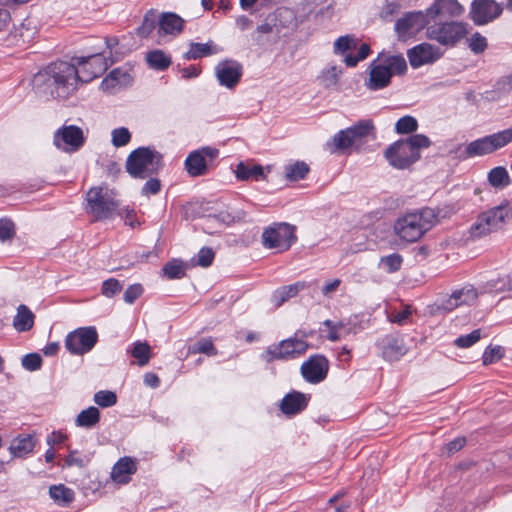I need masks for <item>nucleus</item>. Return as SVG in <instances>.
Listing matches in <instances>:
<instances>
[{
	"label": "nucleus",
	"instance_id": "c9c22d12",
	"mask_svg": "<svg viewBox=\"0 0 512 512\" xmlns=\"http://www.w3.org/2000/svg\"><path fill=\"white\" fill-rule=\"evenodd\" d=\"M158 24V17L154 9L148 10L141 25L136 29V34L141 38H147Z\"/></svg>",
	"mask_w": 512,
	"mask_h": 512
},
{
	"label": "nucleus",
	"instance_id": "6e6552de",
	"mask_svg": "<svg viewBox=\"0 0 512 512\" xmlns=\"http://www.w3.org/2000/svg\"><path fill=\"white\" fill-rule=\"evenodd\" d=\"M381 56L382 54H379L370 65V76L366 87L372 91L387 87L393 75H403L407 71V63L402 55L385 56L381 63L376 64Z\"/></svg>",
	"mask_w": 512,
	"mask_h": 512
},
{
	"label": "nucleus",
	"instance_id": "20e7f679",
	"mask_svg": "<svg viewBox=\"0 0 512 512\" xmlns=\"http://www.w3.org/2000/svg\"><path fill=\"white\" fill-rule=\"evenodd\" d=\"M512 220V207L507 200L489 208L476 217L468 229V239L478 240L501 230Z\"/></svg>",
	"mask_w": 512,
	"mask_h": 512
},
{
	"label": "nucleus",
	"instance_id": "ddd939ff",
	"mask_svg": "<svg viewBox=\"0 0 512 512\" xmlns=\"http://www.w3.org/2000/svg\"><path fill=\"white\" fill-rule=\"evenodd\" d=\"M308 343L296 337L284 339L277 344L270 345L261 354V358L267 363L275 360H287L297 355H302L308 349Z\"/></svg>",
	"mask_w": 512,
	"mask_h": 512
},
{
	"label": "nucleus",
	"instance_id": "423d86ee",
	"mask_svg": "<svg viewBox=\"0 0 512 512\" xmlns=\"http://www.w3.org/2000/svg\"><path fill=\"white\" fill-rule=\"evenodd\" d=\"M376 135L375 126L371 119H364L354 125L337 132L328 146L332 153L353 149L360 151L367 142L368 137L374 139Z\"/></svg>",
	"mask_w": 512,
	"mask_h": 512
},
{
	"label": "nucleus",
	"instance_id": "473e14b6",
	"mask_svg": "<svg viewBox=\"0 0 512 512\" xmlns=\"http://www.w3.org/2000/svg\"><path fill=\"white\" fill-rule=\"evenodd\" d=\"M451 295L454 302L457 303V307L461 305H471L478 297L477 290L472 285L456 289L451 293Z\"/></svg>",
	"mask_w": 512,
	"mask_h": 512
},
{
	"label": "nucleus",
	"instance_id": "1a4fd4ad",
	"mask_svg": "<svg viewBox=\"0 0 512 512\" xmlns=\"http://www.w3.org/2000/svg\"><path fill=\"white\" fill-rule=\"evenodd\" d=\"M163 156L150 147H139L133 150L126 160V171L135 179H144L157 174L162 168Z\"/></svg>",
	"mask_w": 512,
	"mask_h": 512
},
{
	"label": "nucleus",
	"instance_id": "393cba45",
	"mask_svg": "<svg viewBox=\"0 0 512 512\" xmlns=\"http://www.w3.org/2000/svg\"><path fill=\"white\" fill-rule=\"evenodd\" d=\"M382 354L388 361H397L407 352L402 339L394 336H386L381 340Z\"/></svg>",
	"mask_w": 512,
	"mask_h": 512
},
{
	"label": "nucleus",
	"instance_id": "f257e3e1",
	"mask_svg": "<svg viewBox=\"0 0 512 512\" xmlns=\"http://www.w3.org/2000/svg\"><path fill=\"white\" fill-rule=\"evenodd\" d=\"M79 83V71L75 64L57 61L39 71L33 78L35 92L47 99H68Z\"/></svg>",
	"mask_w": 512,
	"mask_h": 512
},
{
	"label": "nucleus",
	"instance_id": "de8ad7c7",
	"mask_svg": "<svg viewBox=\"0 0 512 512\" xmlns=\"http://www.w3.org/2000/svg\"><path fill=\"white\" fill-rule=\"evenodd\" d=\"M112 144L115 147H123L127 145L131 140V133L125 127H120L112 130Z\"/></svg>",
	"mask_w": 512,
	"mask_h": 512
},
{
	"label": "nucleus",
	"instance_id": "f3484780",
	"mask_svg": "<svg viewBox=\"0 0 512 512\" xmlns=\"http://www.w3.org/2000/svg\"><path fill=\"white\" fill-rule=\"evenodd\" d=\"M84 143L83 131L76 125H64L57 129L53 136V144L64 152L78 151Z\"/></svg>",
	"mask_w": 512,
	"mask_h": 512
},
{
	"label": "nucleus",
	"instance_id": "603ef678",
	"mask_svg": "<svg viewBox=\"0 0 512 512\" xmlns=\"http://www.w3.org/2000/svg\"><path fill=\"white\" fill-rule=\"evenodd\" d=\"M504 356V349L501 346H489L483 353L482 360L484 365H489L500 360Z\"/></svg>",
	"mask_w": 512,
	"mask_h": 512
},
{
	"label": "nucleus",
	"instance_id": "774afa93",
	"mask_svg": "<svg viewBox=\"0 0 512 512\" xmlns=\"http://www.w3.org/2000/svg\"><path fill=\"white\" fill-rule=\"evenodd\" d=\"M496 87L498 90H502L505 92H509L510 90H512V74L499 79L496 83Z\"/></svg>",
	"mask_w": 512,
	"mask_h": 512
},
{
	"label": "nucleus",
	"instance_id": "5701e85b",
	"mask_svg": "<svg viewBox=\"0 0 512 512\" xmlns=\"http://www.w3.org/2000/svg\"><path fill=\"white\" fill-rule=\"evenodd\" d=\"M184 23L185 21L176 13H162L158 18V34L177 36L183 31Z\"/></svg>",
	"mask_w": 512,
	"mask_h": 512
},
{
	"label": "nucleus",
	"instance_id": "338daca9",
	"mask_svg": "<svg viewBox=\"0 0 512 512\" xmlns=\"http://www.w3.org/2000/svg\"><path fill=\"white\" fill-rule=\"evenodd\" d=\"M400 5L396 2H387L386 5L383 7L382 10V16L384 18H387L388 16L395 15L399 12Z\"/></svg>",
	"mask_w": 512,
	"mask_h": 512
},
{
	"label": "nucleus",
	"instance_id": "a19ab883",
	"mask_svg": "<svg viewBox=\"0 0 512 512\" xmlns=\"http://www.w3.org/2000/svg\"><path fill=\"white\" fill-rule=\"evenodd\" d=\"M236 177L240 180H248L250 178L258 179L263 175V167L261 165H253L249 167L240 162L236 167Z\"/></svg>",
	"mask_w": 512,
	"mask_h": 512
},
{
	"label": "nucleus",
	"instance_id": "4d7b16f0",
	"mask_svg": "<svg viewBox=\"0 0 512 512\" xmlns=\"http://www.w3.org/2000/svg\"><path fill=\"white\" fill-rule=\"evenodd\" d=\"M354 38L350 35L340 36L334 43V53L343 54L355 47Z\"/></svg>",
	"mask_w": 512,
	"mask_h": 512
},
{
	"label": "nucleus",
	"instance_id": "052dcab7",
	"mask_svg": "<svg viewBox=\"0 0 512 512\" xmlns=\"http://www.w3.org/2000/svg\"><path fill=\"white\" fill-rule=\"evenodd\" d=\"M77 454V451H71L65 459V464L67 466H77L79 468L85 467L88 463V459L80 457Z\"/></svg>",
	"mask_w": 512,
	"mask_h": 512
},
{
	"label": "nucleus",
	"instance_id": "ea45409f",
	"mask_svg": "<svg viewBox=\"0 0 512 512\" xmlns=\"http://www.w3.org/2000/svg\"><path fill=\"white\" fill-rule=\"evenodd\" d=\"M162 271L168 279H181L185 276L186 266L183 262L173 259L164 265Z\"/></svg>",
	"mask_w": 512,
	"mask_h": 512
},
{
	"label": "nucleus",
	"instance_id": "864d4df0",
	"mask_svg": "<svg viewBox=\"0 0 512 512\" xmlns=\"http://www.w3.org/2000/svg\"><path fill=\"white\" fill-rule=\"evenodd\" d=\"M22 366L31 372L37 371L42 366V357L38 353H29L22 358Z\"/></svg>",
	"mask_w": 512,
	"mask_h": 512
},
{
	"label": "nucleus",
	"instance_id": "58836bf2",
	"mask_svg": "<svg viewBox=\"0 0 512 512\" xmlns=\"http://www.w3.org/2000/svg\"><path fill=\"white\" fill-rule=\"evenodd\" d=\"M129 352L135 359H137L139 366L148 364L151 358V349L147 342H135L133 344V348L129 350Z\"/></svg>",
	"mask_w": 512,
	"mask_h": 512
},
{
	"label": "nucleus",
	"instance_id": "9b49d317",
	"mask_svg": "<svg viewBox=\"0 0 512 512\" xmlns=\"http://www.w3.org/2000/svg\"><path fill=\"white\" fill-rule=\"evenodd\" d=\"M87 212L94 216V221L110 219L114 216L119 203L102 187H92L86 196Z\"/></svg>",
	"mask_w": 512,
	"mask_h": 512
},
{
	"label": "nucleus",
	"instance_id": "c756f323",
	"mask_svg": "<svg viewBox=\"0 0 512 512\" xmlns=\"http://www.w3.org/2000/svg\"><path fill=\"white\" fill-rule=\"evenodd\" d=\"M100 421V411L95 406H90L82 410L75 419V425L78 427L91 429Z\"/></svg>",
	"mask_w": 512,
	"mask_h": 512
},
{
	"label": "nucleus",
	"instance_id": "cd10ccee",
	"mask_svg": "<svg viewBox=\"0 0 512 512\" xmlns=\"http://www.w3.org/2000/svg\"><path fill=\"white\" fill-rule=\"evenodd\" d=\"M34 314L33 312L24 304H21L17 308V313L13 319V327L18 332H26L29 331L34 325Z\"/></svg>",
	"mask_w": 512,
	"mask_h": 512
},
{
	"label": "nucleus",
	"instance_id": "2eb2a0df",
	"mask_svg": "<svg viewBox=\"0 0 512 512\" xmlns=\"http://www.w3.org/2000/svg\"><path fill=\"white\" fill-rule=\"evenodd\" d=\"M98 342V333L94 326L79 327L67 334L65 348L73 355L90 352Z\"/></svg>",
	"mask_w": 512,
	"mask_h": 512
},
{
	"label": "nucleus",
	"instance_id": "72a5a7b5",
	"mask_svg": "<svg viewBox=\"0 0 512 512\" xmlns=\"http://www.w3.org/2000/svg\"><path fill=\"white\" fill-rule=\"evenodd\" d=\"M285 178L290 182H296L304 179L310 171L307 163L296 161L293 164L285 166Z\"/></svg>",
	"mask_w": 512,
	"mask_h": 512
},
{
	"label": "nucleus",
	"instance_id": "e433bc0d",
	"mask_svg": "<svg viewBox=\"0 0 512 512\" xmlns=\"http://www.w3.org/2000/svg\"><path fill=\"white\" fill-rule=\"evenodd\" d=\"M212 45L210 43H195L190 44V49L183 54L185 60H195L213 54Z\"/></svg>",
	"mask_w": 512,
	"mask_h": 512
},
{
	"label": "nucleus",
	"instance_id": "bf43d9fd",
	"mask_svg": "<svg viewBox=\"0 0 512 512\" xmlns=\"http://www.w3.org/2000/svg\"><path fill=\"white\" fill-rule=\"evenodd\" d=\"M143 293V288L140 284L130 285L124 292V301L128 304H132L138 299Z\"/></svg>",
	"mask_w": 512,
	"mask_h": 512
},
{
	"label": "nucleus",
	"instance_id": "69168bd1",
	"mask_svg": "<svg viewBox=\"0 0 512 512\" xmlns=\"http://www.w3.org/2000/svg\"><path fill=\"white\" fill-rule=\"evenodd\" d=\"M66 436L62 434L60 431H53L51 434L47 437V444L50 447H53L54 445L60 444L65 440Z\"/></svg>",
	"mask_w": 512,
	"mask_h": 512
},
{
	"label": "nucleus",
	"instance_id": "4c0bfd02",
	"mask_svg": "<svg viewBox=\"0 0 512 512\" xmlns=\"http://www.w3.org/2000/svg\"><path fill=\"white\" fill-rule=\"evenodd\" d=\"M246 217V213L243 210H237L235 213H231L228 211H220L219 213L215 215H209L207 217V222H210L212 220H217L220 223H223L225 225H231L235 222L243 221Z\"/></svg>",
	"mask_w": 512,
	"mask_h": 512
},
{
	"label": "nucleus",
	"instance_id": "a878e982",
	"mask_svg": "<svg viewBox=\"0 0 512 512\" xmlns=\"http://www.w3.org/2000/svg\"><path fill=\"white\" fill-rule=\"evenodd\" d=\"M137 470L136 463L130 457L119 459L113 466L111 478L119 484H126L130 480V475Z\"/></svg>",
	"mask_w": 512,
	"mask_h": 512
},
{
	"label": "nucleus",
	"instance_id": "2f4dec72",
	"mask_svg": "<svg viewBox=\"0 0 512 512\" xmlns=\"http://www.w3.org/2000/svg\"><path fill=\"white\" fill-rule=\"evenodd\" d=\"M487 178L489 184L496 189L505 188L511 183L509 173L507 169L503 166H497L492 168L488 172Z\"/></svg>",
	"mask_w": 512,
	"mask_h": 512
},
{
	"label": "nucleus",
	"instance_id": "49530a36",
	"mask_svg": "<svg viewBox=\"0 0 512 512\" xmlns=\"http://www.w3.org/2000/svg\"><path fill=\"white\" fill-rule=\"evenodd\" d=\"M467 45L474 54H481L487 49L488 43L486 37L475 32L467 38Z\"/></svg>",
	"mask_w": 512,
	"mask_h": 512
},
{
	"label": "nucleus",
	"instance_id": "b1692460",
	"mask_svg": "<svg viewBox=\"0 0 512 512\" xmlns=\"http://www.w3.org/2000/svg\"><path fill=\"white\" fill-rule=\"evenodd\" d=\"M311 284L312 283L305 281H298L290 285L279 287L273 292L271 301L275 307H280L289 299L295 297L300 291L309 288Z\"/></svg>",
	"mask_w": 512,
	"mask_h": 512
},
{
	"label": "nucleus",
	"instance_id": "9d476101",
	"mask_svg": "<svg viewBox=\"0 0 512 512\" xmlns=\"http://www.w3.org/2000/svg\"><path fill=\"white\" fill-rule=\"evenodd\" d=\"M512 142V127L476 139L466 145L464 158L491 154Z\"/></svg>",
	"mask_w": 512,
	"mask_h": 512
},
{
	"label": "nucleus",
	"instance_id": "6ab92c4d",
	"mask_svg": "<svg viewBox=\"0 0 512 512\" xmlns=\"http://www.w3.org/2000/svg\"><path fill=\"white\" fill-rule=\"evenodd\" d=\"M329 367V361L324 355L314 354L302 363L300 371L305 381L318 384L326 379Z\"/></svg>",
	"mask_w": 512,
	"mask_h": 512
},
{
	"label": "nucleus",
	"instance_id": "f704fd0d",
	"mask_svg": "<svg viewBox=\"0 0 512 512\" xmlns=\"http://www.w3.org/2000/svg\"><path fill=\"white\" fill-rule=\"evenodd\" d=\"M129 73L122 71L120 68L113 69L101 83L104 89L114 88L115 86H124L130 82Z\"/></svg>",
	"mask_w": 512,
	"mask_h": 512
},
{
	"label": "nucleus",
	"instance_id": "e2e57ef3",
	"mask_svg": "<svg viewBox=\"0 0 512 512\" xmlns=\"http://www.w3.org/2000/svg\"><path fill=\"white\" fill-rule=\"evenodd\" d=\"M457 308V303L452 299V295L441 299L436 304V309L444 312H451Z\"/></svg>",
	"mask_w": 512,
	"mask_h": 512
},
{
	"label": "nucleus",
	"instance_id": "0eeeda50",
	"mask_svg": "<svg viewBox=\"0 0 512 512\" xmlns=\"http://www.w3.org/2000/svg\"><path fill=\"white\" fill-rule=\"evenodd\" d=\"M450 17L435 19L427 27L426 37L441 46L453 48L469 34L470 25L463 21L448 20Z\"/></svg>",
	"mask_w": 512,
	"mask_h": 512
},
{
	"label": "nucleus",
	"instance_id": "680f3d73",
	"mask_svg": "<svg viewBox=\"0 0 512 512\" xmlns=\"http://www.w3.org/2000/svg\"><path fill=\"white\" fill-rule=\"evenodd\" d=\"M161 189V183L157 178H150L142 187V194H157Z\"/></svg>",
	"mask_w": 512,
	"mask_h": 512
},
{
	"label": "nucleus",
	"instance_id": "f8f14e48",
	"mask_svg": "<svg viewBox=\"0 0 512 512\" xmlns=\"http://www.w3.org/2000/svg\"><path fill=\"white\" fill-rule=\"evenodd\" d=\"M72 61L79 71V82L84 83L101 76L112 64V61H108L101 52H94L87 56H75Z\"/></svg>",
	"mask_w": 512,
	"mask_h": 512
},
{
	"label": "nucleus",
	"instance_id": "4468645a",
	"mask_svg": "<svg viewBox=\"0 0 512 512\" xmlns=\"http://www.w3.org/2000/svg\"><path fill=\"white\" fill-rule=\"evenodd\" d=\"M296 240L295 226L288 223L275 224L266 228L262 234V242L266 248H277L280 251L288 250Z\"/></svg>",
	"mask_w": 512,
	"mask_h": 512
},
{
	"label": "nucleus",
	"instance_id": "a18cd8bd",
	"mask_svg": "<svg viewBox=\"0 0 512 512\" xmlns=\"http://www.w3.org/2000/svg\"><path fill=\"white\" fill-rule=\"evenodd\" d=\"M94 402L102 407H112L117 403V395L110 390H100L94 394Z\"/></svg>",
	"mask_w": 512,
	"mask_h": 512
},
{
	"label": "nucleus",
	"instance_id": "412c9836",
	"mask_svg": "<svg viewBox=\"0 0 512 512\" xmlns=\"http://www.w3.org/2000/svg\"><path fill=\"white\" fill-rule=\"evenodd\" d=\"M243 73L242 65L235 60H223L215 67V75L221 86L233 89L240 82Z\"/></svg>",
	"mask_w": 512,
	"mask_h": 512
},
{
	"label": "nucleus",
	"instance_id": "5fc2aeb1",
	"mask_svg": "<svg viewBox=\"0 0 512 512\" xmlns=\"http://www.w3.org/2000/svg\"><path fill=\"white\" fill-rule=\"evenodd\" d=\"M15 236V225L8 218L0 219V241L5 242L13 239Z\"/></svg>",
	"mask_w": 512,
	"mask_h": 512
},
{
	"label": "nucleus",
	"instance_id": "7c9ffc66",
	"mask_svg": "<svg viewBox=\"0 0 512 512\" xmlns=\"http://www.w3.org/2000/svg\"><path fill=\"white\" fill-rule=\"evenodd\" d=\"M49 495L60 506H68L75 498L74 491L63 484L50 486Z\"/></svg>",
	"mask_w": 512,
	"mask_h": 512
},
{
	"label": "nucleus",
	"instance_id": "4be33fe9",
	"mask_svg": "<svg viewBox=\"0 0 512 512\" xmlns=\"http://www.w3.org/2000/svg\"><path fill=\"white\" fill-rule=\"evenodd\" d=\"M310 399V395H306L299 391L287 393L280 403V409L285 415H295L303 411Z\"/></svg>",
	"mask_w": 512,
	"mask_h": 512
},
{
	"label": "nucleus",
	"instance_id": "6e6d98bb",
	"mask_svg": "<svg viewBox=\"0 0 512 512\" xmlns=\"http://www.w3.org/2000/svg\"><path fill=\"white\" fill-rule=\"evenodd\" d=\"M122 284L115 278H109L102 283L101 292L111 298L122 290Z\"/></svg>",
	"mask_w": 512,
	"mask_h": 512
},
{
	"label": "nucleus",
	"instance_id": "7ed1b4c3",
	"mask_svg": "<svg viewBox=\"0 0 512 512\" xmlns=\"http://www.w3.org/2000/svg\"><path fill=\"white\" fill-rule=\"evenodd\" d=\"M430 145L431 140L426 135L414 134L389 145L384 151V157L393 168L404 170L420 159L421 149Z\"/></svg>",
	"mask_w": 512,
	"mask_h": 512
},
{
	"label": "nucleus",
	"instance_id": "39448f33",
	"mask_svg": "<svg viewBox=\"0 0 512 512\" xmlns=\"http://www.w3.org/2000/svg\"><path fill=\"white\" fill-rule=\"evenodd\" d=\"M437 221L438 214L436 211L426 207L399 218L394 225V229L401 239L415 242L428 232Z\"/></svg>",
	"mask_w": 512,
	"mask_h": 512
},
{
	"label": "nucleus",
	"instance_id": "a211bd4d",
	"mask_svg": "<svg viewBox=\"0 0 512 512\" xmlns=\"http://www.w3.org/2000/svg\"><path fill=\"white\" fill-rule=\"evenodd\" d=\"M219 155V150L205 146L191 152L185 160V168L192 177L203 176L208 172L209 161H213Z\"/></svg>",
	"mask_w": 512,
	"mask_h": 512
},
{
	"label": "nucleus",
	"instance_id": "37998d69",
	"mask_svg": "<svg viewBox=\"0 0 512 512\" xmlns=\"http://www.w3.org/2000/svg\"><path fill=\"white\" fill-rule=\"evenodd\" d=\"M394 129L397 134H411L418 129V121L413 116L405 115L397 120Z\"/></svg>",
	"mask_w": 512,
	"mask_h": 512
},
{
	"label": "nucleus",
	"instance_id": "c85d7f7f",
	"mask_svg": "<svg viewBox=\"0 0 512 512\" xmlns=\"http://www.w3.org/2000/svg\"><path fill=\"white\" fill-rule=\"evenodd\" d=\"M146 62L151 69L165 71L171 65L172 60L164 51L155 49L146 54Z\"/></svg>",
	"mask_w": 512,
	"mask_h": 512
},
{
	"label": "nucleus",
	"instance_id": "dca6fc26",
	"mask_svg": "<svg viewBox=\"0 0 512 512\" xmlns=\"http://www.w3.org/2000/svg\"><path fill=\"white\" fill-rule=\"evenodd\" d=\"M502 12V4L495 0H473L468 15L476 26H483L499 18Z\"/></svg>",
	"mask_w": 512,
	"mask_h": 512
},
{
	"label": "nucleus",
	"instance_id": "3c124183",
	"mask_svg": "<svg viewBox=\"0 0 512 512\" xmlns=\"http://www.w3.org/2000/svg\"><path fill=\"white\" fill-rule=\"evenodd\" d=\"M338 327L341 330L342 337L345 338L349 335H356L363 328L356 319H349L348 321H338Z\"/></svg>",
	"mask_w": 512,
	"mask_h": 512
},
{
	"label": "nucleus",
	"instance_id": "79ce46f5",
	"mask_svg": "<svg viewBox=\"0 0 512 512\" xmlns=\"http://www.w3.org/2000/svg\"><path fill=\"white\" fill-rule=\"evenodd\" d=\"M485 289L488 292H503V291H511L512 292V274L487 281V283L485 285Z\"/></svg>",
	"mask_w": 512,
	"mask_h": 512
},
{
	"label": "nucleus",
	"instance_id": "aec40b11",
	"mask_svg": "<svg viewBox=\"0 0 512 512\" xmlns=\"http://www.w3.org/2000/svg\"><path fill=\"white\" fill-rule=\"evenodd\" d=\"M440 48L424 42L407 51V57L413 68H419L426 64H432L442 57Z\"/></svg>",
	"mask_w": 512,
	"mask_h": 512
},
{
	"label": "nucleus",
	"instance_id": "09e8293b",
	"mask_svg": "<svg viewBox=\"0 0 512 512\" xmlns=\"http://www.w3.org/2000/svg\"><path fill=\"white\" fill-rule=\"evenodd\" d=\"M191 351L193 353H202L208 356L217 355V349L209 338H203L197 341Z\"/></svg>",
	"mask_w": 512,
	"mask_h": 512
},
{
	"label": "nucleus",
	"instance_id": "bb28decb",
	"mask_svg": "<svg viewBox=\"0 0 512 512\" xmlns=\"http://www.w3.org/2000/svg\"><path fill=\"white\" fill-rule=\"evenodd\" d=\"M36 445V439L31 434H21L10 444L9 450L14 457L23 458L31 453Z\"/></svg>",
	"mask_w": 512,
	"mask_h": 512
},
{
	"label": "nucleus",
	"instance_id": "0e129e2a",
	"mask_svg": "<svg viewBox=\"0 0 512 512\" xmlns=\"http://www.w3.org/2000/svg\"><path fill=\"white\" fill-rule=\"evenodd\" d=\"M411 314L412 310L410 306H406L401 311L394 313L391 318V321L399 325H403L404 323H406L407 319L411 316Z\"/></svg>",
	"mask_w": 512,
	"mask_h": 512
},
{
	"label": "nucleus",
	"instance_id": "13d9d810",
	"mask_svg": "<svg viewBox=\"0 0 512 512\" xmlns=\"http://www.w3.org/2000/svg\"><path fill=\"white\" fill-rule=\"evenodd\" d=\"M215 253L209 247H202L197 255V264L201 267H209L214 260Z\"/></svg>",
	"mask_w": 512,
	"mask_h": 512
},
{
	"label": "nucleus",
	"instance_id": "8fccbe9b",
	"mask_svg": "<svg viewBox=\"0 0 512 512\" xmlns=\"http://www.w3.org/2000/svg\"><path fill=\"white\" fill-rule=\"evenodd\" d=\"M481 338V330L476 329L466 335H461L455 339L454 344L460 348H468L479 341Z\"/></svg>",
	"mask_w": 512,
	"mask_h": 512
},
{
	"label": "nucleus",
	"instance_id": "c03bdc74",
	"mask_svg": "<svg viewBox=\"0 0 512 512\" xmlns=\"http://www.w3.org/2000/svg\"><path fill=\"white\" fill-rule=\"evenodd\" d=\"M403 257L399 253H392L380 258L379 265L387 272L394 273L400 270Z\"/></svg>",
	"mask_w": 512,
	"mask_h": 512
},
{
	"label": "nucleus",
	"instance_id": "f03ea898",
	"mask_svg": "<svg viewBox=\"0 0 512 512\" xmlns=\"http://www.w3.org/2000/svg\"><path fill=\"white\" fill-rule=\"evenodd\" d=\"M464 7L458 0H434L425 10L405 12L394 24L399 40L405 41L440 17H459Z\"/></svg>",
	"mask_w": 512,
	"mask_h": 512
}]
</instances>
